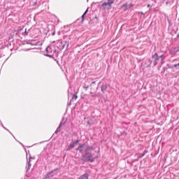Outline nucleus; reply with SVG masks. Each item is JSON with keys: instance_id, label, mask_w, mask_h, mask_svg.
<instances>
[{"instance_id": "1", "label": "nucleus", "mask_w": 179, "mask_h": 179, "mask_svg": "<svg viewBox=\"0 0 179 179\" xmlns=\"http://www.w3.org/2000/svg\"><path fill=\"white\" fill-rule=\"evenodd\" d=\"M84 153L85 155L81 157V160L84 163H93L96 160V157H93V153L89 152V149H85Z\"/></svg>"}, {"instance_id": "2", "label": "nucleus", "mask_w": 179, "mask_h": 179, "mask_svg": "<svg viewBox=\"0 0 179 179\" xmlns=\"http://www.w3.org/2000/svg\"><path fill=\"white\" fill-rule=\"evenodd\" d=\"M45 52H46V53L43 54V55H45V57H48L49 58H52V57H54V54H55V52H57V49L55 48V46L50 45V46H48L45 48Z\"/></svg>"}, {"instance_id": "3", "label": "nucleus", "mask_w": 179, "mask_h": 179, "mask_svg": "<svg viewBox=\"0 0 179 179\" xmlns=\"http://www.w3.org/2000/svg\"><path fill=\"white\" fill-rule=\"evenodd\" d=\"M66 45V41H62V40H59L56 43V47L59 51H62Z\"/></svg>"}, {"instance_id": "4", "label": "nucleus", "mask_w": 179, "mask_h": 179, "mask_svg": "<svg viewBox=\"0 0 179 179\" xmlns=\"http://www.w3.org/2000/svg\"><path fill=\"white\" fill-rule=\"evenodd\" d=\"M152 59H154V66H157L159 64V61H160V59L159 57V54L157 52H155L154 55H152Z\"/></svg>"}, {"instance_id": "5", "label": "nucleus", "mask_w": 179, "mask_h": 179, "mask_svg": "<svg viewBox=\"0 0 179 179\" xmlns=\"http://www.w3.org/2000/svg\"><path fill=\"white\" fill-rule=\"evenodd\" d=\"M107 83H103L101 85V91L103 93V94H106L107 92Z\"/></svg>"}, {"instance_id": "6", "label": "nucleus", "mask_w": 179, "mask_h": 179, "mask_svg": "<svg viewBox=\"0 0 179 179\" xmlns=\"http://www.w3.org/2000/svg\"><path fill=\"white\" fill-rule=\"evenodd\" d=\"M76 150H78L80 153H83V150H85V145L80 143L78 147L76 148Z\"/></svg>"}, {"instance_id": "7", "label": "nucleus", "mask_w": 179, "mask_h": 179, "mask_svg": "<svg viewBox=\"0 0 179 179\" xmlns=\"http://www.w3.org/2000/svg\"><path fill=\"white\" fill-rule=\"evenodd\" d=\"M50 177H51V178H53L54 177V175H52V172L49 171L45 176V177L43 178V179H48L50 178Z\"/></svg>"}, {"instance_id": "8", "label": "nucleus", "mask_w": 179, "mask_h": 179, "mask_svg": "<svg viewBox=\"0 0 179 179\" xmlns=\"http://www.w3.org/2000/svg\"><path fill=\"white\" fill-rule=\"evenodd\" d=\"M67 121H68L67 118L65 119V117H63L59 125H61V127H64V125L66 124Z\"/></svg>"}, {"instance_id": "9", "label": "nucleus", "mask_w": 179, "mask_h": 179, "mask_svg": "<svg viewBox=\"0 0 179 179\" xmlns=\"http://www.w3.org/2000/svg\"><path fill=\"white\" fill-rule=\"evenodd\" d=\"M78 179H89V173H84L83 175L80 176Z\"/></svg>"}, {"instance_id": "10", "label": "nucleus", "mask_w": 179, "mask_h": 179, "mask_svg": "<svg viewBox=\"0 0 179 179\" xmlns=\"http://www.w3.org/2000/svg\"><path fill=\"white\" fill-rule=\"evenodd\" d=\"M147 153H149V151L148 150H145L143 151V153H141L138 157V159H142V157H143V156H145V155H146Z\"/></svg>"}, {"instance_id": "11", "label": "nucleus", "mask_w": 179, "mask_h": 179, "mask_svg": "<svg viewBox=\"0 0 179 179\" xmlns=\"http://www.w3.org/2000/svg\"><path fill=\"white\" fill-rule=\"evenodd\" d=\"M114 2H115V0H108V2H107L108 5V9H111V5H113Z\"/></svg>"}, {"instance_id": "12", "label": "nucleus", "mask_w": 179, "mask_h": 179, "mask_svg": "<svg viewBox=\"0 0 179 179\" xmlns=\"http://www.w3.org/2000/svg\"><path fill=\"white\" fill-rule=\"evenodd\" d=\"M120 9H123V10H128V3H124L120 6Z\"/></svg>"}, {"instance_id": "13", "label": "nucleus", "mask_w": 179, "mask_h": 179, "mask_svg": "<svg viewBox=\"0 0 179 179\" xmlns=\"http://www.w3.org/2000/svg\"><path fill=\"white\" fill-rule=\"evenodd\" d=\"M73 148H75V144L73 143H70L66 149V152H69V150H71V149H73Z\"/></svg>"}, {"instance_id": "14", "label": "nucleus", "mask_w": 179, "mask_h": 179, "mask_svg": "<svg viewBox=\"0 0 179 179\" xmlns=\"http://www.w3.org/2000/svg\"><path fill=\"white\" fill-rule=\"evenodd\" d=\"M173 52H179V46L174 48L173 51H169V54H173Z\"/></svg>"}, {"instance_id": "15", "label": "nucleus", "mask_w": 179, "mask_h": 179, "mask_svg": "<svg viewBox=\"0 0 179 179\" xmlns=\"http://www.w3.org/2000/svg\"><path fill=\"white\" fill-rule=\"evenodd\" d=\"M30 160H29V162H27V171H30V169L31 167V164L30 163Z\"/></svg>"}, {"instance_id": "16", "label": "nucleus", "mask_w": 179, "mask_h": 179, "mask_svg": "<svg viewBox=\"0 0 179 179\" xmlns=\"http://www.w3.org/2000/svg\"><path fill=\"white\" fill-rule=\"evenodd\" d=\"M152 60L150 59H148L146 62H145V64H147V66L148 68H149V66H150V65H152Z\"/></svg>"}, {"instance_id": "17", "label": "nucleus", "mask_w": 179, "mask_h": 179, "mask_svg": "<svg viewBox=\"0 0 179 179\" xmlns=\"http://www.w3.org/2000/svg\"><path fill=\"white\" fill-rule=\"evenodd\" d=\"M106 6H108V3L106 1L101 4V8H103L104 9H106Z\"/></svg>"}, {"instance_id": "18", "label": "nucleus", "mask_w": 179, "mask_h": 179, "mask_svg": "<svg viewBox=\"0 0 179 179\" xmlns=\"http://www.w3.org/2000/svg\"><path fill=\"white\" fill-rule=\"evenodd\" d=\"M1 127H2L4 129H6V131H8V132H9V134H10V135H13V134H12V132H10V131H9V129H8L6 127H5V126H3V124H2V122H1Z\"/></svg>"}, {"instance_id": "19", "label": "nucleus", "mask_w": 179, "mask_h": 179, "mask_svg": "<svg viewBox=\"0 0 179 179\" xmlns=\"http://www.w3.org/2000/svg\"><path fill=\"white\" fill-rule=\"evenodd\" d=\"M62 127L61 126V124H59L58 127L57 128L56 131H55V134H58V132H59L61 131V128Z\"/></svg>"}, {"instance_id": "20", "label": "nucleus", "mask_w": 179, "mask_h": 179, "mask_svg": "<svg viewBox=\"0 0 179 179\" xmlns=\"http://www.w3.org/2000/svg\"><path fill=\"white\" fill-rule=\"evenodd\" d=\"M168 69H174V65L166 64Z\"/></svg>"}, {"instance_id": "21", "label": "nucleus", "mask_w": 179, "mask_h": 179, "mask_svg": "<svg viewBox=\"0 0 179 179\" xmlns=\"http://www.w3.org/2000/svg\"><path fill=\"white\" fill-rule=\"evenodd\" d=\"M90 96H91V97H99V94H94L92 92H90Z\"/></svg>"}, {"instance_id": "22", "label": "nucleus", "mask_w": 179, "mask_h": 179, "mask_svg": "<svg viewBox=\"0 0 179 179\" xmlns=\"http://www.w3.org/2000/svg\"><path fill=\"white\" fill-rule=\"evenodd\" d=\"M159 59H161L162 62L164 61V55H158Z\"/></svg>"}, {"instance_id": "23", "label": "nucleus", "mask_w": 179, "mask_h": 179, "mask_svg": "<svg viewBox=\"0 0 179 179\" xmlns=\"http://www.w3.org/2000/svg\"><path fill=\"white\" fill-rule=\"evenodd\" d=\"M77 99H78V96L76 94H73L71 100L73 101V100H77Z\"/></svg>"}, {"instance_id": "24", "label": "nucleus", "mask_w": 179, "mask_h": 179, "mask_svg": "<svg viewBox=\"0 0 179 179\" xmlns=\"http://www.w3.org/2000/svg\"><path fill=\"white\" fill-rule=\"evenodd\" d=\"M83 89H85V90L87 91V89H89V85H87L86 83H85L83 85Z\"/></svg>"}, {"instance_id": "25", "label": "nucleus", "mask_w": 179, "mask_h": 179, "mask_svg": "<svg viewBox=\"0 0 179 179\" xmlns=\"http://www.w3.org/2000/svg\"><path fill=\"white\" fill-rule=\"evenodd\" d=\"M59 170V168H55V169L50 171L52 172V174H54V173H55V171H58Z\"/></svg>"}, {"instance_id": "26", "label": "nucleus", "mask_w": 179, "mask_h": 179, "mask_svg": "<svg viewBox=\"0 0 179 179\" xmlns=\"http://www.w3.org/2000/svg\"><path fill=\"white\" fill-rule=\"evenodd\" d=\"M167 69H169V68L163 67V71H162V73H164V72H166L167 71Z\"/></svg>"}, {"instance_id": "27", "label": "nucleus", "mask_w": 179, "mask_h": 179, "mask_svg": "<svg viewBox=\"0 0 179 179\" xmlns=\"http://www.w3.org/2000/svg\"><path fill=\"white\" fill-rule=\"evenodd\" d=\"M127 133L125 131H123L122 132L120 133L121 136H122L123 135H127Z\"/></svg>"}, {"instance_id": "28", "label": "nucleus", "mask_w": 179, "mask_h": 179, "mask_svg": "<svg viewBox=\"0 0 179 179\" xmlns=\"http://www.w3.org/2000/svg\"><path fill=\"white\" fill-rule=\"evenodd\" d=\"M134 7V4L132 3H129L127 6V8H129V9H131V8Z\"/></svg>"}, {"instance_id": "29", "label": "nucleus", "mask_w": 179, "mask_h": 179, "mask_svg": "<svg viewBox=\"0 0 179 179\" xmlns=\"http://www.w3.org/2000/svg\"><path fill=\"white\" fill-rule=\"evenodd\" d=\"M87 125H88L89 127H91V126H92V123L90 122V120H87Z\"/></svg>"}, {"instance_id": "30", "label": "nucleus", "mask_w": 179, "mask_h": 179, "mask_svg": "<svg viewBox=\"0 0 179 179\" xmlns=\"http://www.w3.org/2000/svg\"><path fill=\"white\" fill-rule=\"evenodd\" d=\"M87 12H89V8H87L83 15H86Z\"/></svg>"}, {"instance_id": "31", "label": "nucleus", "mask_w": 179, "mask_h": 179, "mask_svg": "<svg viewBox=\"0 0 179 179\" xmlns=\"http://www.w3.org/2000/svg\"><path fill=\"white\" fill-rule=\"evenodd\" d=\"M27 44H30L31 45H36V43H33V42L29 41V43H27Z\"/></svg>"}, {"instance_id": "32", "label": "nucleus", "mask_w": 179, "mask_h": 179, "mask_svg": "<svg viewBox=\"0 0 179 179\" xmlns=\"http://www.w3.org/2000/svg\"><path fill=\"white\" fill-rule=\"evenodd\" d=\"M72 101H73L72 99L70 100L69 103H67V106H71L72 104Z\"/></svg>"}, {"instance_id": "33", "label": "nucleus", "mask_w": 179, "mask_h": 179, "mask_svg": "<svg viewBox=\"0 0 179 179\" xmlns=\"http://www.w3.org/2000/svg\"><path fill=\"white\" fill-rule=\"evenodd\" d=\"M74 143V145H76L77 143H79V140H76L73 142Z\"/></svg>"}, {"instance_id": "34", "label": "nucleus", "mask_w": 179, "mask_h": 179, "mask_svg": "<svg viewBox=\"0 0 179 179\" xmlns=\"http://www.w3.org/2000/svg\"><path fill=\"white\" fill-rule=\"evenodd\" d=\"M34 157H31V155H29V160H31V159H33V160H34Z\"/></svg>"}, {"instance_id": "35", "label": "nucleus", "mask_w": 179, "mask_h": 179, "mask_svg": "<svg viewBox=\"0 0 179 179\" xmlns=\"http://www.w3.org/2000/svg\"><path fill=\"white\" fill-rule=\"evenodd\" d=\"M85 16L84 14L82 15L81 16V19H82V22H83L85 20Z\"/></svg>"}, {"instance_id": "36", "label": "nucleus", "mask_w": 179, "mask_h": 179, "mask_svg": "<svg viewBox=\"0 0 179 179\" xmlns=\"http://www.w3.org/2000/svg\"><path fill=\"white\" fill-rule=\"evenodd\" d=\"M25 151H26V153H27V155H29V156H30V150H25Z\"/></svg>"}, {"instance_id": "37", "label": "nucleus", "mask_w": 179, "mask_h": 179, "mask_svg": "<svg viewBox=\"0 0 179 179\" xmlns=\"http://www.w3.org/2000/svg\"><path fill=\"white\" fill-rule=\"evenodd\" d=\"M24 36H27V29H25L24 32Z\"/></svg>"}, {"instance_id": "38", "label": "nucleus", "mask_w": 179, "mask_h": 179, "mask_svg": "<svg viewBox=\"0 0 179 179\" xmlns=\"http://www.w3.org/2000/svg\"><path fill=\"white\" fill-rule=\"evenodd\" d=\"M95 84H96V81H93V82H92L90 86H93V85H95Z\"/></svg>"}, {"instance_id": "39", "label": "nucleus", "mask_w": 179, "mask_h": 179, "mask_svg": "<svg viewBox=\"0 0 179 179\" xmlns=\"http://www.w3.org/2000/svg\"><path fill=\"white\" fill-rule=\"evenodd\" d=\"M52 36H55V31L52 33Z\"/></svg>"}, {"instance_id": "40", "label": "nucleus", "mask_w": 179, "mask_h": 179, "mask_svg": "<svg viewBox=\"0 0 179 179\" xmlns=\"http://www.w3.org/2000/svg\"><path fill=\"white\" fill-rule=\"evenodd\" d=\"M101 83V81H100L99 83V84H98V86H97V87H96V89H99V85Z\"/></svg>"}, {"instance_id": "41", "label": "nucleus", "mask_w": 179, "mask_h": 179, "mask_svg": "<svg viewBox=\"0 0 179 179\" xmlns=\"http://www.w3.org/2000/svg\"><path fill=\"white\" fill-rule=\"evenodd\" d=\"M69 47V43L67 44L66 50H68Z\"/></svg>"}, {"instance_id": "42", "label": "nucleus", "mask_w": 179, "mask_h": 179, "mask_svg": "<svg viewBox=\"0 0 179 179\" xmlns=\"http://www.w3.org/2000/svg\"><path fill=\"white\" fill-rule=\"evenodd\" d=\"M138 13H141V15H144L143 12L139 11Z\"/></svg>"}, {"instance_id": "43", "label": "nucleus", "mask_w": 179, "mask_h": 179, "mask_svg": "<svg viewBox=\"0 0 179 179\" xmlns=\"http://www.w3.org/2000/svg\"><path fill=\"white\" fill-rule=\"evenodd\" d=\"M12 136H13L14 139H15L16 138H15V136L13 134ZM16 140V139H15ZM17 142H19L18 140H16Z\"/></svg>"}, {"instance_id": "44", "label": "nucleus", "mask_w": 179, "mask_h": 179, "mask_svg": "<svg viewBox=\"0 0 179 179\" xmlns=\"http://www.w3.org/2000/svg\"><path fill=\"white\" fill-rule=\"evenodd\" d=\"M12 136H13L14 139H15L16 138H15V136L13 134ZM16 140V139H15ZM17 142H19L18 140H16Z\"/></svg>"}, {"instance_id": "45", "label": "nucleus", "mask_w": 179, "mask_h": 179, "mask_svg": "<svg viewBox=\"0 0 179 179\" xmlns=\"http://www.w3.org/2000/svg\"><path fill=\"white\" fill-rule=\"evenodd\" d=\"M12 136H13L14 139H15L16 138H15V136L13 134ZM16 140V139H15ZM17 142H19L18 140H16Z\"/></svg>"}, {"instance_id": "46", "label": "nucleus", "mask_w": 179, "mask_h": 179, "mask_svg": "<svg viewBox=\"0 0 179 179\" xmlns=\"http://www.w3.org/2000/svg\"><path fill=\"white\" fill-rule=\"evenodd\" d=\"M177 61H178V59H174L173 62H177Z\"/></svg>"}, {"instance_id": "47", "label": "nucleus", "mask_w": 179, "mask_h": 179, "mask_svg": "<svg viewBox=\"0 0 179 179\" xmlns=\"http://www.w3.org/2000/svg\"><path fill=\"white\" fill-rule=\"evenodd\" d=\"M147 6H148V8H150L151 6H150V4H148Z\"/></svg>"}, {"instance_id": "48", "label": "nucleus", "mask_w": 179, "mask_h": 179, "mask_svg": "<svg viewBox=\"0 0 179 179\" xmlns=\"http://www.w3.org/2000/svg\"><path fill=\"white\" fill-rule=\"evenodd\" d=\"M19 143H20V144L22 145V146H24V145H23V143H20V142H19Z\"/></svg>"}, {"instance_id": "49", "label": "nucleus", "mask_w": 179, "mask_h": 179, "mask_svg": "<svg viewBox=\"0 0 179 179\" xmlns=\"http://www.w3.org/2000/svg\"><path fill=\"white\" fill-rule=\"evenodd\" d=\"M98 94L99 97H100V93H98V94Z\"/></svg>"}, {"instance_id": "50", "label": "nucleus", "mask_w": 179, "mask_h": 179, "mask_svg": "<svg viewBox=\"0 0 179 179\" xmlns=\"http://www.w3.org/2000/svg\"><path fill=\"white\" fill-rule=\"evenodd\" d=\"M95 157V159H98V158H99V157H98V156H96V157Z\"/></svg>"}, {"instance_id": "51", "label": "nucleus", "mask_w": 179, "mask_h": 179, "mask_svg": "<svg viewBox=\"0 0 179 179\" xmlns=\"http://www.w3.org/2000/svg\"><path fill=\"white\" fill-rule=\"evenodd\" d=\"M34 5H37V2H35V3H34Z\"/></svg>"}, {"instance_id": "52", "label": "nucleus", "mask_w": 179, "mask_h": 179, "mask_svg": "<svg viewBox=\"0 0 179 179\" xmlns=\"http://www.w3.org/2000/svg\"><path fill=\"white\" fill-rule=\"evenodd\" d=\"M20 30H22V29H18L17 31H20Z\"/></svg>"}, {"instance_id": "53", "label": "nucleus", "mask_w": 179, "mask_h": 179, "mask_svg": "<svg viewBox=\"0 0 179 179\" xmlns=\"http://www.w3.org/2000/svg\"><path fill=\"white\" fill-rule=\"evenodd\" d=\"M177 37H179V34L177 35Z\"/></svg>"}, {"instance_id": "54", "label": "nucleus", "mask_w": 179, "mask_h": 179, "mask_svg": "<svg viewBox=\"0 0 179 179\" xmlns=\"http://www.w3.org/2000/svg\"><path fill=\"white\" fill-rule=\"evenodd\" d=\"M96 19H97V16H96Z\"/></svg>"}]
</instances>
